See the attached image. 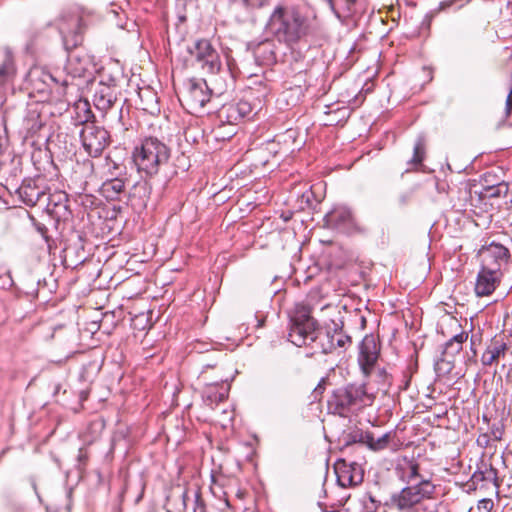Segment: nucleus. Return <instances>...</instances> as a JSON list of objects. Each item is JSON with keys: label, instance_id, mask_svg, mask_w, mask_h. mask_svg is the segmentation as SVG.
Masks as SVG:
<instances>
[{"label": "nucleus", "instance_id": "nucleus-32", "mask_svg": "<svg viewBox=\"0 0 512 512\" xmlns=\"http://www.w3.org/2000/svg\"><path fill=\"white\" fill-rule=\"evenodd\" d=\"M302 204H306V208L311 210H316L318 204L320 203V200L317 198L316 192L313 190V187H311L310 191L305 192L302 195L301 199ZM305 209V207H302Z\"/></svg>", "mask_w": 512, "mask_h": 512}, {"label": "nucleus", "instance_id": "nucleus-36", "mask_svg": "<svg viewBox=\"0 0 512 512\" xmlns=\"http://www.w3.org/2000/svg\"><path fill=\"white\" fill-rule=\"evenodd\" d=\"M193 512H207L205 502L201 496L200 491L194 493V508Z\"/></svg>", "mask_w": 512, "mask_h": 512}, {"label": "nucleus", "instance_id": "nucleus-30", "mask_svg": "<svg viewBox=\"0 0 512 512\" xmlns=\"http://www.w3.org/2000/svg\"><path fill=\"white\" fill-rule=\"evenodd\" d=\"M442 356H449L452 358L453 354H442ZM453 367V359H446L445 357H441L435 360V370L439 375L449 374Z\"/></svg>", "mask_w": 512, "mask_h": 512}, {"label": "nucleus", "instance_id": "nucleus-19", "mask_svg": "<svg viewBox=\"0 0 512 512\" xmlns=\"http://www.w3.org/2000/svg\"><path fill=\"white\" fill-rule=\"evenodd\" d=\"M379 354H359L358 364L364 376H375L379 382H385L387 373L377 365Z\"/></svg>", "mask_w": 512, "mask_h": 512}, {"label": "nucleus", "instance_id": "nucleus-7", "mask_svg": "<svg viewBox=\"0 0 512 512\" xmlns=\"http://www.w3.org/2000/svg\"><path fill=\"white\" fill-rule=\"evenodd\" d=\"M50 186L44 175L24 178L21 185L17 188L16 194L19 200L29 207L42 205L48 198Z\"/></svg>", "mask_w": 512, "mask_h": 512}, {"label": "nucleus", "instance_id": "nucleus-50", "mask_svg": "<svg viewBox=\"0 0 512 512\" xmlns=\"http://www.w3.org/2000/svg\"><path fill=\"white\" fill-rule=\"evenodd\" d=\"M42 77H43V83L46 82V79H49V80H51L53 82H58V80L54 76H52L51 74L42 73Z\"/></svg>", "mask_w": 512, "mask_h": 512}, {"label": "nucleus", "instance_id": "nucleus-24", "mask_svg": "<svg viewBox=\"0 0 512 512\" xmlns=\"http://www.w3.org/2000/svg\"><path fill=\"white\" fill-rule=\"evenodd\" d=\"M100 193L109 201L121 200V195L126 193L125 179L118 176L107 179L102 183Z\"/></svg>", "mask_w": 512, "mask_h": 512}, {"label": "nucleus", "instance_id": "nucleus-1", "mask_svg": "<svg viewBox=\"0 0 512 512\" xmlns=\"http://www.w3.org/2000/svg\"><path fill=\"white\" fill-rule=\"evenodd\" d=\"M86 22L78 12L64 13L58 23L64 49L68 53L66 70L72 78L83 77L87 71V64L73 51L82 45Z\"/></svg>", "mask_w": 512, "mask_h": 512}, {"label": "nucleus", "instance_id": "nucleus-58", "mask_svg": "<svg viewBox=\"0 0 512 512\" xmlns=\"http://www.w3.org/2000/svg\"><path fill=\"white\" fill-rule=\"evenodd\" d=\"M331 242H332V240H330V239L325 240V239L322 238V240H321L322 244H324V243H331Z\"/></svg>", "mask_w": 512, "mask_h": 512}, {"label": "nucleus", "instance_id": "nucleus-21", "mask_svg": "<svg viewBox=\"0 0 512 512\" xmlns=\"http://www.w3.org/2000/svg\"><path fill=\"white\" fill-rule=\"evenodd\" d=\"M501 273L492 272L481 267L475 285V292L478 296L490 295L499 282Z\"/></svg>", "mask_w": 512, "mask_h": 512}, {"label": "nucleus", "instance_id": "nucleus-13", "mask_svg": "<svg viewBox=\"0 0 512 512\" xmlns=\"http://www.w3.org/2000/svg\"><path fill=\"white\" fill-rule=\"evenodd\" d=\"M48 198L44 200L41 206L52 216L57 222L67 221L72 215L69 209L68 195L64 191L54 193L48 192Z\"/></svg>", "mask_w": 512, "mask_h": 512}, {"label": "nucleus", "instance_id": "nucleus-22", "mask_svg": "<svg viewBox=\"0 0 512 512\" xmlns=\"http://www.w3.org/2000/svg\"><path fill=\"white\" fill-rule=\"evenodd\" d=\"M364 439L366 440V446L374 452L382 451L385 449L396 450L398 448V441L396 439L395 431H388L378 438H375L372 433L365 434Z\"/></svg>", "mask_w": 512, "mask_h": 512}, {"label": "nucleus", "instance_id": "nucleus-42", "mask_svg": "<svg viewBox=\"0 0 512 512\" xmlns=\"http://www.w3.org/2000/svg\"><path fill=\"white\" fill-rule=\"evenodd\" d=\"M35 228L39 232V234L44 238V240L47 243H49L50 237L48 235V228L42 223H36Z\"/></svg>", "mask_w": 512, "mask_h": 512}, {"label": "nucleus", "instance_id": "nucleus-55", "mask_svg": "<svg viewBox=\"0 0 512 512\" xmlns=\"http://www.w3.org/2000/svg\"><path fill=\"white\" fill-rule=\"evenodd\" d=\"M508 349L505 345H502L501 347H495L491 352H503L504 350Z\"/></svg>", "mask_w": 512, "mask_h": 512}, {"label": "nucleus", "instance_id": "nucleus-46", "mask_svg": "<svg viewBox=\"0 0 512 512\" xmlns=\"http://www.w3.org/2000/svg\"><path fill=\"white\" fill-rule=\"evenodd\" d=\"M512 111V88L506 101V114L509 116Z\"/></svg>", "mask_w": 512, "mask_h": 512}, {"label": "nucleus", "instance_id": "nucleus-12", "mask_svg": "<svg viewBox=\"0 0 512 512\" xmlns=\"http://www.w3.org/2000/svg\"><path fill=\"white\" fill-rule=\"evenodd\" d=\"M480 257L482 268L492 272L501 273L509 258V251L501 244L492 243L488 247L481 249Z\"/></svg>", "mask_w": 512, "mask_h": 512}, {"label": "nucleus", "instance_id": "nucleus-17", "mask_svg": "<svg viewBox=\"0 0 512 512\" xmlns=\"http://www.w3.org/2000/svg\"><path fill=\"white\" fill-rule=\"evenodd\" d=\"M350 345L351 337L345 334L337 323L332 322V327L330 325L327 326L326 343H322V346H325L322 352H331L338 348L347 350Z\"/></svg>", "mask_w": 512, "mask_h": 512}, {"label": "nucleus", "instance_id": "nucleus-52", "mask_svg": "<svg viewBox=\"0 0 512 512\" xmlns=\"http://www.w3.org/2000/svg\"><path fill=\"white\" fill-rule=\"evenodd\" d=\"M177 19H178V22L176 25L178 26L180 24H184L187 20V17L185 14H178Z\"/></svg>", "mask_w": 512, "mask_h": 512}, {"label": "nucleus", "instance_id": "nucleus-11", "mask_svg": "<svg viewBox=\"0 0 512 512\" xmlns=\"http://www.w3.org/2000/svg\"><path fill=\"white\" fill-rule=\"evenodd\" d=\"M211 93L204 79L192 78L185 83L184 98L193 110L203 108L209 102Z\"/></svg>", "mask_w": 512, "mask_h": 512}, {"label": "nucleus", "instance_id": "nucleus-39", "mask_svg": "<svg viewBox=\"0 0 512 512\" xmlns=\"http://www.w3.org/2000/svg\"><path fill=\"white\" fill-rule=\"evenodd\" d=\"M320 272V266H318L317 263H315L314 266L308 267L306 271V277L304 278V282L308 283L309 281L313 280L318 273Z\"/></svg>", "mask_w": 512, "mask_h": 512}, {"label": "nucleus", "instance_id": "nucleus-38", "mask_svg": "<svg viewBox=\"0 0 512 512\" xmlns=\"http://www.w3.org/2000/svg\"><path fill=\"white\" fill-rule=\"evenodd\" d=\"M494 503L491 499L485 498L478 502L477 509L479 512H491Z\"/></svg>", "mask_w": 512, "mask_h": 512}, {"label": "nucleus", "instance_id": "nucleus-2", "mask_svg": "<svg viewBox=\"0 0 512 512\" xmlns=\"http://www.w3.org/2000/svg\"><path fill=\"white\" fill-rule=\"evenodd\" d=\"M171 157V148L158 137L146 136L134 146L132 160L137 172L145 178L157 175Z\"/></svg>", "mask_w": 512, "mask_h": 512}, {"label": "nucleus", "instance_id": "nucleus-3", "mask_svg": "<svg viewBox=\"0 0 512 512\" xmlns=\"http://www.w3.org/2000/svg\"><path fill=\"white\" fill-rule=\"evenodd\" d=\"M308 29L307 18L292 6H277L267 23L268 32L288 46L297 43L307 34Z\"/></svg>", "mask_w": 512, "mask_h": 512}, {"label": "nucleus", "instance_id": "nucleus-5", "mask_svg": "<svg viewBox=\"0 0 512 512\" xmlns=\"http://www.w3.org/2000/svg\"><path fill=\"white\" fill-rule=\"evenodd\" d=\"M319 336L317 321L311 317V308L297 304L290 314L288 340L297 347L309 346Z\"/></svg>", "mask_w": 512, "mask_h": 512}, {"label": "nucleus", "instance_id": "nucleus-4", "mask_svg": "<svg viewBox=\"0 0 512 512\" xmlns=\"http://www.w3.org/2000/svg\"><path fill=\"white\" fill-rule=\"evenodd\" d=\"M374 401V395L366 390L365 384L349 385L337 389L327 400L329 413L347 416L350 412L369 406Z\"/></svg>", "mask_w": 512, "mask_h": 512}, {"label": "nucleus", "instance_id": "nucleus-25", "mask_svg": "<svg viewBox=\"0 0 512 512\" xmlns=\"http://www.w3.org/2000/svg\"><path fill=\"white\" fill-rule=\"evenodd\" d=\"M152 187L148 181L143 180L134 184L129 197L131 200H137L139 206H146L150 198Z\"/></svg>", "mask_w": 512, "mask_h": 512}, {"label": "nucleus", "instance_id": "nucleus-45", "mask_svg": "<svg viewBox=\"0 0 512 512\" xmlns=\"http://www.w3.org/2000/svg\"><path fill=\"white\" fill-rule=\"evenodd\" d=\"M113 317V313H105L98 328L105 326L109 322V320L113 319ZM111 324L113 325V321H111Z\"/></svg>", "mask_w": 512, "mask_h": 512}, {"label": "nucleus", "instance_id": "nucleus-8", "mask_svg": "<svg viewBox=\"0 0 512 512\" xmlns=\"http://www.w3.org/2000/svg\"><path fill=\"white\" fill-rule=\"evenodd\" d=\"M80 139L85 151L91 157H98L110 143L108 131L95 123H86L80 131Z\"/></svg>", "mask_w": 512, "mask_h": 512}, {"label": "nucleus", "instance_id": "nucleus-53", "mask_svg": "<svg viewBox=\"0 0 512 512\" xmlns=\"http://www.w3.org/2000/svg\"><path fill=\"white\" fill-rule=\"evenodd\" d=\"M70 82H69V79L68 77H66L65 79L62 80L61 82V85L63 86V91L61 92L62 94H65V89L69 86Z\"/></svg>", "mask_w": 512, "mask_h": 512}, {"label": "nucleus", "instance_id": "nucleus-47", "mask_svg": "<svg viewBox=\"0 0 512 512\" xmlns=\"http://www.w3.org/2000/svg\"><path fill=\"white\" fill-rule=\"evenodd\" d=\"M454 0H445L440 2L439 4V10H445L446 8L450 7L453 4Z\"/></svg>", "mask_w": 512, "mask_h": 512}, {"label": "nucleus", "instance_id": "nucleus-44", "mask_svg": "<svg viewBox=\"0 0 512 512\" xmlns=\"http://www.w3.org/2000/svg\"><path fill=\"white\" fill-rule=\"evenodd\" d=\"M491 435L495 440H501L503 435V427L494 424L491 428Z\"/></svg>", "mask_w": 512, "mask_h": 512}, {"label": "nucleus", "instance_id": "nucleus-16", "mask_svg": "<svg viewBox=\"0 0 512 512\" xmlns=\"http://www.w3.org/2000/svg\"><path fill=\"white\" fill-rule=\"evenodd\" d=\"M249 48L256 64L260 66H271L276 63V45L273 40L265 39L256 44H250Z\"/></svg>", "mask_w": 512, "mask_h": 512}, {"label": "nucleus", "instance_id": "nucleus-59", "mask_svg": "<svg viewBox=\"0 0 512 512\" xmlns=\"http://www.w3.org/2000/svg\"><path fill=\"white\" fill-rule=\"evenodd\" d=\"M187 495H188V492L185 491L182 495V498H183V501L185 502L186 498H187Z\"/></svg>", "mask_w": 512, "mask_h": 512}, {"label": "nucleus", "instance_id": "nucleus-37", "mask_svg": "<svg viewBox=\"0 0 512 512\" xmlns=\"http://www.w3.org/2000/svg\"><path fill=\"white\" fill-rule=\"evenodd\" d=\"M89 460V454L88 451L84 448H80L78 455H77V462H78V469L83 470Z\"/></svg>", "mask_w": 512, "mask_h": 512}, {"label": "nucleus", "instance_id": "nucleus-6", "mask_svg": "<svg viewBox=\"0 0 512 512\" xmlns=\"http://www.w3.org/2000/svg\"><path fill=\"white\" fill-rule=\"evenodd\" d=\"M435 486L429 480H421L417 484L403 488L391 499L392 506L400 512H413L423 505V500L430 498Z\"/></svg>", "mask_w": 512, "mask_h": 512}, {"label": "nucleus", "instance_id": "nucleus-60", "mask_svg": "<svg viewBox=\"0 0 512 512\" xmlns=\"http://www.w3.org/2000/svg\"><path fill=\"white\" fill-rule=\"evenodd\" d=\"M38 71H33L31 72L30 76L33 77ZM31 80L33 81V78H31Z\"/></svg>", "mask_w": 512, "mask_h": 512}, {"label": "nucleus", "instance_id": "nucleus-14", "mask_svg": "<svg viewBox=\"0 0 512 512\" xmlns=\"http://www.w3.org/2000/svg\"><path fill=\"white\" fill-rule=\"evenodd\" d=\"M252 105L245 100L224 104L218 111V118L227 124H237L249 117Z\"/></svg>", "mask_w": 512, "mask_h": 512}, {"label": "nucleus", "instance_id": "nucleus-57", "mask_svg": "<svg viewBox=\"0 0 512 512\" xmlns=\"http://www.w3.org/2000/svg\"><path fill=\"white\" fill-rule=\"evenodd\" d=\"M399 201H400V204L404 205L407 202V197L405 195H403L400 197Z\"/></svg>", "mask_w": 512, "mask_h": 512}, {"label": "nucleus", "instance_id": "nucleus-27", "mask_svg": "<svg viewBox=\"0 0 512 512\" xmlns=\"http://www.w3.org/2000/svg\"><path fill=\"white\" fill-rule=\"evenodd\" d=\"M76 110V121L77 124L85 126L86 123H94L92 119L94 118V114L91 111L90 105L87 101L77 104L75 107Z\"/></svg>", "mask_w": 512, "mask_h": 512}, {"label": "nucleus", "instance_id": "nucleus-9", "mask_svg": "<svg viewBox=\"0 0 512 512\" xmlns=\"http://www.w3.org/2000/svg\"><path fill=\"white\" fill-rule=\"evenodd\" d=\"M188 52L207 73L215 74L219 72L221 68L220 56L209 40L199 39L195 41L193 46L188 47Z\"/></svg>", "mask_w": 512, "mask_h": 512}, {"label": "nucleus", "instance_id": "nucleus-18", "mask_svg": "<svg viewBox=\"0 0 512 512\" xmlns=\"http://www.w3.org/2000/svg\"><path fill=\"white\" fill-rule=\"evenodd\" d=\"M99 85L118 89L119 82L123 79V69L119 61H109L98 72Z\"/></svg>", "mask_w": 512, "mask_h": 512}, {"label": "nucleus", "instance_id": "nucleus-41", "mask_svg": "<svg viewBox=\"0 0 512 512\" xmlns=\"http://www.w3.org/2000/svg\"><path fill=\"white\" fill-rule=\"evenodd\" d=\"M365 434H371V432L362 431V430L355 431L352 434V440L354 442H359V443H362V444L366 445V440L364 439V435Z\"/></svg>", "mask_w": 512, "mask_h": 512}, {"label": "nucleus", "instance_id": "nucleus-56", "mask_svg": "<svg viewBox=\"0 0 512 512\" xmlns=\"http://www.w3.org/2000/svg\"><path fill=\"white\" fill-rule=\"evenodd\" d=\"M223 494H224V496H225V503H226V506L230 507V503H229V500H228V498H227V496H228V492L223 491Z\"/></svg>", "mask_w": 512, "mask_h": 512}, {"label": "nucleus", "instance_id": "nucleus-49", "mask_svg": "<svg viewBox=\"0 0 512 512\" xmlns=\"http://www.w3.org/2000/svg\"><path fill=\"white\" fill-rule=\"evenodd\" d=\"M89 393H90L89 390H82V391H80V393H79L80 401L81 402L86 401L88 399V397H89Z\"/></svg>", "mask_w": 512, "mask_h": 512}, {"label": "nucleus", "instance_id": "nucleus-29", "mask_svg": "<svg viewBox=\"0 0 512 512\" xmlns=\"http://www.w3.org/2000/svg\"><path fill=\"white\" fill-rule=\"evenodd\" d=\"M327 2L335 15L340 18L342 12L351 10L356 0H327Z\"/></svg>", "mask_w": 512, "mask_h": 512}, {"label": "nucleus", "instance_id": "nucleus-35", "mask_svg": "<svg viewBox=\"0 0 512 512\" xmlns=\"http://www.w3.org/2000/svg\"><path fill=\"white\" fill-rule=\"evenodd\" d=\"M228 480L229 479H227L223 474H218V475L212 474L211 475V481H212L211 490H212L213 494L216 495V491H215L216 487H219V488L224 487Z\"/></svg>", "mask_w": 512, "mask_h": 512}, {"label": "nucleus", "instance_id": "nucleus-26", "mask_svg": "<svg viewBox=\"0 0 512 512\" xmlns=\"http://www.w3.org/2000/svg\"><path fill=\"white\" fill-rule=\"evenodd\" d=\"M398 470L401 472V479L406 481L410 485L417 484L421 480H424L419 475V466L417 463L413 461H405L403 464H400Z\"/></svg>", "mask_w": 512, "mask_h": 512}, {"label": "nucleus", "instance_id": "nucleus-28", "mask_svg": "<svg viewBox=\"0 0 512 512\" xmlns=\"http://www.w3.org/2000/svg\"><path fill=\"white\" fill-rule=\"evenodd\" d=\"M359 352H380L378 337L370 334L366 335L359 346Z\"/></svg>", "mask_w": 512, "mask_h": 512}, {"label": "nucleus", "instance_id": "nucleus-61", "mask_svg": "<svg viewBox=\"0 0 512 512\" xmlns=\"http://www.w3.org/2000/svg\"><path fill=\"white\" fill-rule=\"evenodd\" d=\"M113 167L114 169H118V165L116 163H114Z\"/></svg>", "mask_w": 512, "mask_h": 512}, {"label": "nucleus", "instance_id": "nucleus-31", "mask_svg": "<svg viewBox=\"0 0 512 512\" xmlns=\"http://www.w3.org/2000/svg\"><path fill=\"white\" fill-rule=\"evenodd\" d=\"M468 335L466 333H460L450 339L445 346V351L451 350V352H460L462 350V344L467 340Z\"/></svg>", "mask_w": 512, "mask_h": 512}, {"label": "nucleus", "instance_id": "nucleus-54", "mask_svg": "<svg viewBox=\"0 0 512 512\" xmlns=\"http://www.w3.org/2000/svg\"><path fill=\"white\" fill-rule=\"evenodd\" d=\"M237 346H238V344L235 342V340H233V342L231 344L225 345L224 348L227 350L233 351Z\"/></svg>", "mask_w": 512, "mask_h": 512}, {"label": "nucleus", "instance_id": "nucleus-48", "mask_svg": "<svg viewBox=\"0 0 512 512\" xmlns=\"http://www.w3.org/2000/svg\"><path fill=\"white\" fill-rule=\"evenodd\" d=\"M40 33L36 30H33L30 32V42H29V46H33L35 44V41H36V37L39 35Z\"/></svg>", "mask_w": 512, "mask_h": 512}, {"label": "nucleus", "instance_id": "nucleus-10", "mask_svg": "<svg viewBox=\"0 0 512 512\" xmlns=\"http://www.w3.org/2000/svg\"><path fill=\"white\" fill-rule=\"evenodd\" d=\"M322 222H324L322 226L345 234H351L359 229L351 211L344 206L335 207L329 211Z\"/></svg>", "mask_w": 512, "mask_h": 512}, {"label": "nucleus", "instance_id": "nucleus-15", "mask_svg": "<svg viewBox=\"0 0 512 512\" xmlns=\"http://www.w3.org/2000/svg\"><path fill=\"white\" fill-rule=\"evenodd\" d=\"M338 483L343 486H356L362 483L364 478L363 469L355 462L346 464L339 462L334 467Z\"/></svg>", "mask_w": 512, "mask_h": 512}, {"label": "nucleus", "instance_id": "nucleus-40", "mask_svg": "<svg viewBox=\"0 0 512 512\" xmlns=\"http://www.w3.org/2000/svg\"><path fill=\"white\" fill-rule=\"evenodd\" d=\"M244 4L250 8H261L267 4L268 0H243Z\"/></svg>", "mask_w": 512, "mask_h": 512}, {"label": "nucleus", "instance_id": "nucleus-43", "mask_svg": "<svg viewBox=\"0 0 512 512\" xmlns=\"http://www.w3.org/2000/svg\"><path fill=\"white\" fill-rule=\"evenodd\" d=\"M501 354H482V363L484 365H491L495 360L499 358Z\"/></svg>", "mask_w": 512, "mask_h": 512}, {"label": "nucleus", "instance_id": "nucleus-33", "mask_svg": "<svg viewBox=\"0 0 512 512\" xmlns=\"http://www.w3.org/2000/svg\"><path fill=\"white\" fill-rule=\"evenodd\" d=\"M320 389V382L316 385L313 390V400L310 401L307 407L306 417H309V411H320V399H318V390Z\"/></svg>", "mask_w": 512, "mask_h": 512}, {"label": "nucleus", "instance_id": "nucleus-34", "mask_svg": "<svg viewBox=\"0 0 512 512\" xmlns=\"http://www.w3.org/2000/svg\"><path fill=\"white\" fill-rule=\"evenodd\" d=\"M424 155V143L422 139H418L417 142L414 145V155L412 158V162L414 164H420L423 160Z\"/></svg>", "mask_w": 512, "mask_h": 512}, {"label": "nucleus", "instance_id": "nucleus-23", "mask_svg": "<svg viewBox=\"0 0 512 512\" xmlns=\"http://www.w3.org/2000/svg\"><path fill=\"white\" fill-rule=\"evenodd\" d=\"M229 387L225 384L212 383L205 387L202 398L204 403L210 408L225 401L228 397Z\"/></svg>", "mask_w": 512, "mask_h": 512}, {"label": "nucleus", "instance_id": "nucleus-51", "mask_svg": "<svg viewBox=\"0 0 512 512\" xmlns=\"http://www.w3.org/2000/svg\"><path fill=\"white\" fill-rule=\"evenodd\" d=\"M235 495L239 499H244L245 496L247 495V491L246 490H242V489H237Z\"/></svg>", "mask_w": 512, "mask_h": 512}, {"label": "nucleus", "instance_id": "nucleus-20", "mask_svg": "<svg viewBox=\"0 0 512 512\" xmlns=\"http://www.w3.org/2000/svg\"><path fill=\"white\" fill-rule=\"evenodd\" d=\"M118 93L116 88L98 84L93 98L95 107L102 112H107L117 103Z\"/></svg>", "mask_w": 512, "mask_h": 512}]
</instances>
